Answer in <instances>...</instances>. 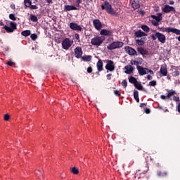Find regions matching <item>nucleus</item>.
<instances>
[{
  "label": "nucleus",
  "instance_id": "nucleus-1",
  "mask_svg": "<svg viewBox=\"0 0 180 180\" xmlns=\"http://www.w3.org/2000/svg\"><path fill=\"white\" fill-rule=\"evenodd\" d=\"M152 40H158L162 44H164L167 40L165 35L161 32H155L150 36Z\"/></svg>",
  "mask_w": 180,
  "mask_h": 180
},
{
  "label": "nucleus",
  "instance_id": "nucleus-2",
  "mask_svg": "<svg viewBox=\"0 0 180 180\" xmlns=\"http://www.w3.org/2000/svg\"><path fill=\"white\" fill-rule=\"evenodd\" d=\"M101 8L103 11H105V9L106 12L108 13L109 15H116V11L113 10L112 5L109 4V2L105 1L104 5L102 4Z\"/></svg>",
  "mask_w": 180,
  "mask_h": 180
},
{
  "label": "nucleus",
  "instance_id": "nucleus-3",
  "mask_svg": "<svg viewBox=\"0 0 180 180\" xmlns=\"http://www.w3.org/2000/svg\"><path fill=\"white\" fill-rule=\"evenodd\" d=\"M124 45V43L122 41H113L110 44L107 46V49L108 50H110V51L116 50V49H122V47H123Z\"/></svg>",
  "mask_w": 180,
  "mask_h": 180
},
{
  "label": "nucleus",
  "instance_id": "nucleus-4",
  "mask_svg": "<svg viewBox=\"0 0 180 180\" xmlns=\"http://www.w3.org/2000/svg\"><path fill=\"white\" fill-rule=\"evenodd\" d=\"M10 26H6L4 25L3 27V29H4V30H6V32L7 33H13V32H15V30H16V29H18L17 26L18 25L16 24V22H10Z\"/></svg>",
  "mask_w": 180,
  "mask_h": 180
},
{
  "label": "nucleus",
  "instance_id": "nucleus-5",
  "mask_svg": "<svg viewBox=\"0 0 180 180\" xmlns=\"http://www.w3.org/2000/svg\"><path fill=\"white\" fill-rule=\"evenodd\" d=\"M105 41V38H103L102 37L97 36L96 37H94L91 40V43L92 46H101L102 43Z\"/></svg>",
  "mask_w": 180,
  "mask_h": 180
},
{
  "label": "nucleus",
  "instance_id": "nucleus-6",
  "mask_svg": "<svg viewBox=\"0 0 180 180\" xmlns=\"http://www.w3.org/2000/svg\"><path fill=\"white\" fill-rule=\"evenodd\" d=\"M106 65H105V70H107V72H113L115 71V62L111 60H105Z\"/></svg>",
  "mask_w": 180,
  "mask_h": 180
},
{
  "label": "nucleus",
  "instance_id": "nucleus-7",
  "mask_svg": "<svg viewBox=\"0 0 180 180\" xmlns=\"http://www.w3.org/2000/svg\"><path fill=\"white\" fill-rule=\"evenodd\" d=\"M73 43V41H71L69 38H66L62 41V48L63 50H68L72 46Z\"/></svg>",
  "mask_w": 180,
  "mask_h": 180
},
{
  "label": "nucleus",
  "instance_id": "nucleus-8",
  "mask_svg": "<svg viewBox=\"0 0 180 180\" xmlns=\"http://www.w3.org/2000/svg\"><path fill=\"white\" fill-rule=\"evenodd\" d=\"M162 32H167V33H174V34L177 35L180 34V30L179 29L170 27L165 28V30H162Z\"/></svg>",
  "mask_w": 180,
  "mask_h": 180
},
{
  "label": "nucleus",
  "instance_id": "nucleus-9",
  "mask_svg": "<svg viewBox=\"0 0 180 180\" xmlns=\"http://www.w3.org/2000/svg\"><path fill=\"white\" fill-rule=\"evenodd\" d=\"M162 11L164 13H169L171 12H176L175 8L173 6H171L169 5H165L163 8H162Z\"/></svg>",
  "mask_w": 180,
  "mask_h": 180
},
{
  "label": "nucleus",
  "instance_id": "nucleus-10",
  "mask_svg": "<svg viewBox=\"0 0 180 180\" xmlns=\"http://www.w3.org/2000/svg\"><path fill=\"white\" fill-rule=\"evenodd\" d=\"M82 54H84L82 48H81V46H77L75 49V57L76 58H81L82 57Z\"/></svg>",
  "mask_w": 180,
  "mask_h": 180
},
{
  "label": "nucleus",
  "instance_id": "nucleus-11",
  "mask_svg": "<svg viewBox=\"0 0 180 180\" xmlns=\"http://www.w3.org/2000/svg\"><path fill=\"white\" fill-rule=\"evenodd\" d=\"M175 94H176V93L175 91H174L173 89L169 90L168 92L167 93V95H166V96L161 95V96H160V98H161V99H162L163 101H165V99H169V98H170L171 96H174V95H175Z\"/></svg>",
  "mask_w": 180,
  "mask_h": 180
},
{
  "label": "nucleus",
  "instance_id": "nucleus-12",
  "mask_svg": "<svg viewBox=\"0 0 180 180\" xmlns=\"http://www.w3.org/2000/svg\"><path fill=\"white\" fill-rule=\"evenodd\" d=\"M125 51L129 54V56H137V51H135L134 49H133L131 46H125Z\"/></svg>",
  "mask_w": 180,
  "mask_h": 180
},
{
  "label": "nucleus",
  "instance_id": "nucleus-13",
  "mask_svg": "<svg viewBox=\"0 0 180 180\" xmlns=\"http://www.w3.org/2000/svg\"><path fill=\"white\" fill-rule=\"evenodd\" d=\"M70 28L72 30H76L77 32H82V27L81 26L78 25V24L75 22H70Z\"/></svg>",
  "mask_w": 180,
  "mask_h": 180
},
{
  "label": "nucleus",
  "instance_id": "nucleus-14",
  "mask_svg": "<svg viewBox=\"0 0 180 180\" xmlns=\"http://www.w3.org/2000/svg\"><path fill=\"white\" fill-rule=\"evenodd\" d=\"M93 25L96 30H101V29H102V22H101L99 19L94 20Z\"/></svg>",
  "mask_w": 180,
  "mask_h": 180
},
{
  "label": "nucleus",
  "instance_id": "nucleus-15",
  "mask_svg": "<svg viewBox=\"0 0 180 180\" xmlns=\"http://www.w3.org/2000/svg\"><path fill=\"white\" fill-rule=\"evenodd\" d=\"M124 71L125 74H128L130 75V74H133L134 72L135 68L131 66V65H127L124 67Z\"/></svg>",
  "mask_w": 180,
  "mask_h": 180
},
{
  "label": "nucleus",
  "instance_id": "nucleus-16",
  "mask_svg": "<svg viewBox=\"0 0 180 180\" xmlns=\"http://www.w3.org/2000/svg\"><path fill=\"white\" fill-rule=\"evenodd\" d=\"M136 69L138 70L139 75H146V74H147V71L148 70V68H143L141 66H137Z\"/></svg>",
  "mask_w": 180,
  "mask_h": 180
},
{
  "label": "nucleus",
  "instance_id": "nucleus-17",
  "mask_svg": "<svg viewBox=\"0 0 180 180\" xmlns=\"http://www.w3.org/2000/svg\"><path fill=\"white\" fill-rule=\"evenodd\" d=\"M137 51L139 54H141L143 57H144L145 56H148V51H146V49L141 46L137 48Z\"/></svg>",
  "mask_w": 180,
  "mask_h": 180
},
{
  "label": "nucleus",
  "instance_id": "nucleus-18",
  "mask_svg": "<svg viewBox=\"0 0 180 180\" xmlns=\"http://www.w3.org/2000/svg\"><path fill=\"white\" fill-rule=\"evenodd\" d=\"M130 4L134 9H139V8H140V3L139 2V0H131Z\"/></svg>",
  "mask_w": 180,
  "mask_h": 180
},
{
  "label": "nucleus",
  "instance_id": "nucleus-19",
  "mask_svg": "<svg viewBox=\"0 0 180 180\" xmlns=\"http://www.w3.org/2000/svg\"><path fill=\"white\" fill-rule=\"evenodd\" d=\"M100 34H101V36H113V32L110 30L103 29L101 30Z\"/></svg>",
  "mask_w": 180,
  "mask_h": 180
},
{
  "label": "nucleus",
  "instance_id": "nucleus-20",
  "mask_svg": "<svg viewBox=\"0 0 180 180\" xmlns=\"http://www.w3.org/2000/svg\"><path fill=\"white\" fill-rule=\"evenodd\" d=\"M96 67L98 72L103 71V62L102 61V59L98 60V61L96 63Z\"/></svg>",
  "mask_w": 180,
  "mask_h": 180
},
{
  "label": "nucleus",
  "instance_id": "nucleus-21",
  "mask_svg": "<svg viewBox=\"0 0 180 180\" xmlns=\"http://www.w3.org/2000/svg\"><path fill=\"white\" fill-rule=\"evenodd\" d=\"M160 72L162 74V77H167L168 75V70L167 69V66H161Z\"/></svg>",
  "mask_w": 180,
  "mask_h": 180
},
{
  "label": "nucleus",
  "instance_id": "nucleus-22",
  "mask_svg": "<svg viewBox=\"0 0 180 180\" xmlns=\"http://www.w3.org/2000/svg\"><path fill=\"white\" fill-rule=\"evenodd\" d=\"M65 11H78V8L75 7V6L72 5H65Z\"/></svg>",
  "mask_w": 180,
  "mask_h": 180
},
{
  "label": "nucleus",
  "instance_id": "nucleus-23",
  "mask_svg": "<svg viewBox=\"0 0 180 180\" xmlns=\"http://www.w3.org/2000/svg\"><path fill=\"white\" fill-rule=\"evenodd\" d=\"M136 37H143V36H147V34L146 32L141 31V30L136 31L135 33Z\"/></svg>",
  "mask_w": 180,
  "mask_h": 180
},
{
  "label": "nucleus",
  "instance_id": "nucleus-24",
  "mask_svg": "<svg viewBox=\"0 0 180 180\" xmlns=\"http://www.w3.org/2000/svg\"><path fill=\"white\" fill-rule=\"evenodd\" d=\"M153 19H155L157 22H161L162 20V13H158V16L157 15H152Z\"/></svg>",
  "mask_w": 180,
  "mask_h": 180
},
{
  "label": "nucleus",
  "instance_id": "nucleus-25",
  "mask_svg": "<svg viewBox=\"0 0 180 180\" xmlns=\"http://www.w3.org/2000/svg\"><path fill=\"white\" fill-rule=\"evenodd\" d=\"M82 61L89 63L92 60V56H84L81 57Z\"/></svg>",
  "mask_w": 180,
  "mask_h": 180
},
{
  "label": "nucleus",
  "instance_id": "nucleus-26",
  "mask_svg": "<svg viewBox=\"0 0 180 180\" xmlns=\"http://www.w3.org/2000/svg\"><path fill=\"white\" fill-rule=\"evenodd\" d=\"M129 82H130V84H134V85H135L138 82V81L137 79H136L134 77L130 76L129 77Z\"/></svg>",
  "mask_w": 180,
  "mask_h": 180
},
{
  "label": "nucleus",
  "instance_id": "nucleus-27",
  "mask_svg": "<svg viewBox=\"0 0 180 180\" xmlns=\"http://www.w3.org/2000/svg\"><path fill=\"white\" fill-rule=\"evenodd\" d=\"M134 98L138 103L140 102V98H139V91L137 90L134 91Z\"/></svg>",
  "mask_w": 180,
  "mask_h": 180
},
{
  "label": "nucleus",
  "instance_id": "nucleus-28",
  "mask_svg": "<svg viewBox=\"0 0 180 180\" xmlns=\"http://www.w3.org/2000/svg\"><path fill=\"white\" fill-rule=\"evenodd\" d=\"M30 20L31 22H37L39 20V18H37V16L34 14H30Z\"/></svg>",
  "mask_w": 180,
  "mask_h": 180
},
{
  "label": "nucleus",
  "instance_id": "nucleus-29",
  "mask_svg": "<svg viewBox=\"0 0 180 180\" xmlns=\"http://www.w3.org/2000/svg\"><path fill=\"white\" fill-rule=\"evenodd\" d=\"M24 4L25 6V8H30L32 6V0H24Z\"/></svg>",
  "mask_w": 180,
  "mask_h": 180
},
{
  "label": "nucleus",
  "instance_id": "nucleus-30",
  "mask_svg": "<svg viewBox=\"0 0 180 180\" xmlns=\"http://www.w3.org/2000/svg\"><path fill=\"white\" fill-rule=\"evenodd\" d=\"M21 36H24V37H27V36H30V30H27L22 31L21 32Z\"/></svg>",
  "mask_w": 180,
  "mask_h": 180
},
{
  "label": "nucleus",
  "instance_id": "nucleus-31",
  "mask_svg": "<svg viewBox=\"0 0 180 180\" xmlns=\"http://www.w3.org/2000/svg\"><path fill=\"white\" fill-rule=\"evenodd\" d=\"M135 88H136V89H139V91H143L144 89L143 88V85L141 84V83H139V82L136 84H134Z\"/></svg>",
  "mask_w": 180,
  "mask_h": 180
},
{
  "label": "nucleus",
  "instance_id": "nucleus-32",
  "mask_svg": "<svg viewBox=\"0 0 180 180\" xmlns=\"http://www.w3.org/2000/svg\"><path fill=\"white\" fill-rule=\"evenodd\" d=\"M71 172L73 173L75 175H78L79 174V170L78 168L74 167L70 169Z\"/></svg>",
  "mask_w": 180,
  "mask_h": 180
},
{
  "label": "nucleus",
  "instance_id": "nucleus-33",
  "mask_svg": "<svg viewBox=\"0 0 180 180\" xmlns=\"http://www.w3.org/2000/svg\"><path fill=\"white\" fill-rule=\"evenodd\" d=\"M135 43L138 45V46H144V44H146V42H144L143 41L141 40V39H136L135 40Z\"/></svg>",
  "mask_w": 180,
  "mask_h": 180
},
{
  "label": "nucleus",
  "instance_id": "nucleus-34",
  "mask_svg": "<svg viewBox=\"0 0 180 180\" xmlns=\"http://www.w3.org/2000/svg\"><path fill=\"white\" fill-rule=\"evenodd\" d=\"M141 29L144 30V32H146V33H148L150 32V27L147 25H142Z\"/></svg>",
  "mask_w": 180,
  "mask_h": 180
},
{
  "label": "nucleus",
  "instance_id": "nucleus-35",
  "mask_svg": "<svg viewBox=\"0 0 180 180\" xmlns=\"http://www.w3.org/2000/svg\"><path fill=\"white\" fill-rule=\"evenodd\" d=\"M158 176H165L167 175V172H161V171H158L157 172Z\"/></svg>",
  "mask_w": 180,
  "mask_h": 180
},
{
  "label": "nucleus",
  "instance_id": "nucleus-36",
  "mask_svg": "<svg viewBox=\"0 0 180 180\" xmlns=\"http://www.w3.org/2000/svg\"><path fill=\"white\" fill-rule=\"evenodd\" d=\"M31 39L33 40V41H35V40H37V34H32L30 35Z\"/></svg>",
  "mask_w": 180,
  "mask_h": 180
},
{
  "label": "nucleus",
  "instance_id": "nucleus-37",
  "mask_svg": "<svg viewBox=\"0 0 180 180\" xmlns=\"http://www.w3.org/2000/svg\"><path fill=\"white\" fill-rule=\"evenodd\" d=\"M122 86L124 88H127V80L124 79L121 83Z\"/></svg>",
  "mask_w": 180,
  "mask_h": 180
},
{
  "label": "nucleus",
  "instance_id": "nucleus-38",
  "mask_svg": "<svg viewBox=\"0 0 180 180\" xmlns=\"http://www.w3.org/2000/svg\"><path fill=\"white\" fill-rule=\"evenodd\" d=\"M149 85H150V86H155V85H157V81L153 80V81L150 82Z\"/></svg>",
  "mask_w": 180,
  "mask_h": 180
},
{
  "label": "nucleus",
  "instance_id": "nucleus-39",
  "mask_svg": "<svg viewBox=\"0 0 180 180\" xmlns=\"http://www.w3.org/2000/svg\"><path fill=\"white\" fill-rule=\"evenodd\" d=\"M9 19H11V20H16V17L15 16V14H9Z\"/></svg>",
  "mask_w": 180,
  "mask_h": 180
},
{
  "label": "nucleus",
  "instance_id": "nucleus-40",
  "mask_svg": "<svg viewBox=\"0 0 180 180\" xmlns=\"http://www.w3.org/2000/svg\"><path fill=\"white\" fill-rule=\"evenodd\" d=\"M30 9H31V11H33V10L39 9V7L36 5L31 4Z\"/></svg>",
  "mask_w": 180,
  "mask_h": 180
},
{
  "label": "nucleus",
  "instance_id": "nucleus-41",
  "mask_svg": "<svg viewBox=\"0 0 180 180\" xmlns=\"http://www.w3.org/2000/svg\"><path fill=\"white\" fill-rule=\"evenodd\" d=\"M131 65H139V63L137 60H131Z\"/></svg>",
  "mask_w": 180,
  "mask_h": 180
},
{
  "label": "nucleus",
  "instance_id": "nucleus-42",
  "mask_svg": "<svg viewBox=\"0 0 180 180\" xmlns=\"http://www.w3.org/2000/svg\"><path fill=\"white\" fill-rule=\"evenodd\" d=\"M114 94L116 96H118V98L119 97H120V92H119V91L118 90H115L114 91Z\"/></svg>",
  "mask_w": 180,
  "mask_h": 180
},
{
  "label": "nucleus",
  "instance_id": "nucleus-43",
  "mask_svg": "<svg viewBox=\"0 0 180 180\" xmlns=\"http://www.w3.org/2000/svg\"><path fill=\"white\" fill-rule=\"evenodd\" d=\"M77 6L79 8L81 4H82V0H76Z\"/></svg>",
  "mask_w": 180,
  "mask_h": 180
},
{
  "label": "nucleus",
  "instance_id": "nucleus-44",
  "mask_svg": "<svg viewBox=\"0 0 180 180\" xmlns=\"http://www.w3.org/2000/svg\"><path fill=\"white\" fill-rule=\"evenodd\" d=\"M10 116L9 114H6L4 115V120H6V122H8V120H9Z\"/></svg>",
  "mask_w": 180,
  "mask_h": 180
},
{
  "label": "nucleus",
  "instance_id": "nucleus-45",
  "mask_svg": "<svg viewBox=\"0 0 180 180\" xmlns=\"http://www.w3.org/2000/svg\"><path fill=\"white\" fill-rule=\"evenodd\" d=\"M14 64H15V63L12 62V60H9V61L7 63V65H8L9 67L13 66Z\"/></svg>",
  "mask_w": 180,
  "mask_h": 180
},
{
  "label": "nucleus",
  "instance_id": "nucleus-46",
  "mask_svg": "<svg viewBox=\"0 0 180 180\" xmlns=\"http://www.w3.org/2000/svg\"><path fill=\"white\" fill-rule=\"evenodd\" d=\"M173 101H175V102H179V97H177L176 96H174Z\"/></svg>",
  "mask_w": 180,
  "mask_h": 180
},
{
  "label": "nucleus",
  "instance_id": "nucleus-47",
  "mask_svg": "<svg viewBox=\"0 0 180 180\" xmlns=\"http://www.w3.org/2000/svg\"><path fill=\"white\" fill-rule=\"evenodd\" d=\"M150 74V75H154V72L150 69L148 68L147 74Z\"/></svg>",
  "mask_w": 180,
  "mask_h": 180
},
{
  "label": "nucleus",
  "instance_id": "nucleus-48",
  "mask_svg": "<svg viewBox=\"0 0 180 180\" xmlns=\"http://www.w3.org/2000/svg\"><path fill=\"white\" fill-rule=\"evenodd\" d=\"M179 75V71H175L173 72V77H178Z\"/></svg>",
  "mask_w": 180,
  "mask_h": 180
},
{
  "label": "nucleus",
  "instance_id": "nucleus-49",
  "mask_svg": "<svg viewBox=\"0 0 180 180\" xmlns=\"http://www.w3.org/2000/svg\"><path fill=\"white\" fill-rule=\"evenodd\" d=\"M106 77L108 81H110L112 79V74L107 75Z\"/></svg>",
  "mask_w": 180,
  "mask_h": 180
},
{
  "label": "nucleus",
  "instance_id": "nucleus-50",
  "mask_svg": "<svg viewBox=\"0 0 180 180\" xmlns=\"http://www.w3.org/2000/svg\"><path fill=\"white\" fill-rule=\"evenodd\" d=\"M87 72L89 74H91V72H92V67L90 66L87 68Z\"/></svg>",
  "mask_w": 180,
  "mask_h": 180
},
{
  "label": "nucleus",
  "instance_id": "nucleus-51",
  "mask_svg": "<svg viewBox=\"0 0 180 180\" xmlns=\"http://www.w3.org/2000/svg\"><path fill=\"white\" fill-rule=\"evenodd\" d=\"M139 40H141L142 41H143V43H146V41H147V37H142L141 39Z\"/></svg>",
  "mask_w": 180,
  "mask_h": 180
},
{
  "label": "nucleus",
  "instance_id": "nucleus-52",
  "mask_svg": "<svg viewBox=\"0 0 180 180\" xmlns=\"http://www.w3.org/2000/svg\"><path fill=\"white\" fill-rule=\"evenodd\" d=\"M153 26H158V21H153Z\"/></svg>",
  "mask_w": 180,
  "mask_h": 180
},
{
  "label": "nucleus",
  "instance_id": "nucleus-53",
  "mask_svg": "<svg viewBox=\"0 0 180 180\" xmlns=\"http://www.w3.org/2000/svg\"><path fill=\"white\" fill-rule=\"evenodd\" d=\"M75 37L76 40H79V34H75Z\"/></svg>",
  "mask_w": 180,
  "mask_h": 180
},
{
  "label": "nucleus",
  "instance_id": "nucleus-54",
  "mask_svg": "<svg viewBox=\"0 0 180 180\" xmlns=\"http://www.w3.org/2000/svg\"><path fill=\"white\" fill-rule=\"evenodd\" d=\"M147 79H148V81H151V79H153V76H151V75H148V76H147Z\"/></svg>",
  "mask_w": 180,
  "mask_h": 180
},
{
  "label": "nucleus",
  "instance_id": "nucleus-55",
  "mask_svg": "<svg viewBox=\"0 0 180 180\" xmlns=\"http://www.w3.org/2000/svg\"><path fill=\"white\" fill-rule=\"evenodd\" d=\"M150 109H149V108H146L145 109V113H146L147 115H148V113H150Z\"/></svg>",
  "mask_w": 180,
  "mask_h": 180
},
{
  "label": "nucleus",
  "instance_id": "nucleus-56",
  "mask_svg": "<svg viewBox=\"0 0 180 180\" xmlns=\"http://www.w3.org/2000/svg\"><path fill=\"white\" fill-rule=\"evenodd\" d=\"M169 5H174V4H175V1H172V0H170V1H169Z\"/></svg>",
  "mask_w": 180,
  "mask_h": 180
},
{
  "label": "nucleus",
  "instance_id": "nucleus-57",
  "mask_svg": "<svg viewBox=\"0 0 180 180\" xmlns=\"http://www.w3.org/2000/svg\"><path fill=\"white\" fill-rule=\"evenodd\" d=\"M144 106H146V103H141L140 104V108H144Z\"/></svg>",
  "mask_w": 180,
  "mask_h": 180
},
{
  "label": "nucleus",
  "instance_id": "nucleus-58",
  "mask_svg": "<svg viewBox=\"0 0 180 180\" xmlns=\"http://www.w3.org/2000/svg\"><path fill=\"white\" fill-rule=\"evenodd\" d=\"M47 4H53V0H46Z\"/></svg>",
  "mask_w": 180,
  "mask_h": 180
},
{
  "label": "nucleus",
  "instance_id": "nucleus-59",
  "mask_svg": "<svg viewBox=\"0 0 180 180\" xmlns=\"http://www.w3.org/2000/svg\"><path fill=\"white\" fill-rule=\"evenodd\" d=\"M138 60H139V61H140L141 64V63H143V58H139Z\"/></svg>",
  "mask_w": 180,
  "mask_h": 180
},
{
  "label": "nucleus",
  "instance_id": "nucleus-60",
  "mask_svg": "<svg viewBox=\"0 0 180 180\" xmlns=\"http://www.w3.org/2000/svg\"><path fill=\"white\" fill-rule=\"evenodd\" d=\"M11 9H15V4L11 5Z\"/></svg>",
  "mask_w": 180,
  "mask_h": 180
},
{
  "label": "nucleus",
  "instance_id": "nucleus-61",
  "mask_svg": "<svg viewBox=\"0 0 180 180\" xmlns=\"http://www.w3.org/2000/svg\"><path fill=\"white\" fill-rule=\"evenodd\" d=\"M4 22L2 21H0V26H4Z\"/></svg>",
  "mask_w": 180,
  "mask_h": 180
},
{
  "label": "nucleus",
  "instance_id": "nucleus-62",
  "mask_svg": "<svg viewBox=\"0 0 180 180\" xmlns=\"http://www.w3.org/2000/svg\"><path fill=\"white\" fill-rule=\"evenodd\" d=\"M176 39H177L179 41H180V36L177 37H176Z\"/></svg>",
  "mask_w": 180,
  "mask_h": 180
},
{
  "label": "nucleus",
  "instance_id": "nucleus-63",
  "mask_svg": "<svg viewBox=\"0 0 180 180\" xmlns=\"http://www.w3.org/2000/svg\"><path fill=\"white\" fill-rule=\"evenodd\" d=\"M167 78V79L169 80V79H171V76L168 75Z\"/></svg>",
  "mask_w": 180,
  "mask_h": 180
},
{
  "label": "nucleus",
  "instance_id": "nucleus-64",
  "mask_svg": "<svg viewBox=\"0 0 180 180\" xmlns=\"http://www.w3.org/2000/svg\"><path fill=\"white\" fill-rule=\"evenodd\" d=\"M38 172H39V174H41V175H42V173L41 171H38Z\"/></svg>",
  "mask_w": 180,
  "mask_h": 180
}]
</instances>
